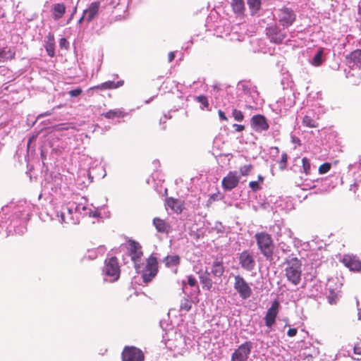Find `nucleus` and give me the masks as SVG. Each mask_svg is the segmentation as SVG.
<instances>
[{
  "label": "nucleus",
  "mask_w": 361,
  "mask_h": 361,
  "mask_svg": "<svg viewBox=\"0 0 361 361\" xmlns=\"http://www.w3.org/2000/svg\"><path fill=\"white\" fill-rule=\"evenodd\" d=\"M30 205L25 202L20 203L16 207L13 214L8 217V220L9 221V224L7 225L8 222L6 221L5 225H1V226L2 228L6 227L7 229L10 227V231H11V228H13L14 231L18 232L16 230V227L18 224L26 223L30 219Z\"/></svg>",
  "instance_id": "nucleus-1"
},
{
  "label": "nucleus",
  "mask_w": 361,
  "mask_h": 361,
  "mask_svg": "<svg viewBox=\"0 0 361 361\" xmlns=\"http://www.w3.org/2000/svg\"><path fill=\"white\" fill-rule=\"evenodd\" d=\"M302 168L300 172L304 173L301 176L300 180L297 181V184L302 188V190H307L315 188L316 183H319V179H310L307 178L313 171L316 170V166L311 164L310 160L307 157H303L301 160Z\"/></svg>",
  "instance_id": "nucleus-2"
},
{
  "label": "nucleus",
  "mask_w": 361,
  "mask_h": 361,
  "mask_svg": "<svg viewBox=\"0 0 361 361\" xmlns=\"http://www.w3.org/2000/svg\"><path fill=\"white\" fill-rule=\"evenodd\" d=\"M285 275L287 280L294 286H298L301 281L302 263L297 257L286 260Z\"/></svg>",
  "instance_id": "nucleus-3"
},
{
  "label": "nucleus",
  "mask_w": 361,
  "mask_h": 361,
  "mask_svg": "<svg viewBox=\"0 0 361 361\" xmlns=\"http://www.w3.org/2000/svg\"><path fill=\"white\" fill-rule=\"evenodd\" d=\"M255 238L257 247L263 256L267 260L271 259L274 246L271 235L266 232H260L255 235Z\"/></svg>",
  "instance_id": "nucleus-4"
},
{
  "label": "nucleus",
  "mask_w": 361,
  "mask_h": 361,
  "mask_svg": "<svg viewBox=\"0 0 361 361\" xmlns=\"http://www.w3.org/2000/svg\"><path fill=\"white\" fill-rule=\"evenodd\" d=\"M104 281L114 282L120 276V268L118 260L115 257H111L105 260V266L103 269Z\"/></svg>",
  "instance_id": "nucleus-5"
},
{
  "label": "nucleus",
  "mask_w": 361,
  "mask_h": 361,
  "mask_svg": "<svg viewBox=\"0 0 361 361\" xmlns=\"http://www.w3.org/2000/svg\"><path fill=\"white\" fill-rule=\"evenodd\" d=\"M276 17L279 24L287 28L292 25L296 19V14L292 9L283 7L276 11Z\"/></svg>",
  "instance_id": "nucleus-6"
},
{
  "label": "nucleus",
  "mask_w": 361,
  "mask_h": 361,
  "mask_svg": "<svg viewBox=\"0 0 361 361\" xmlns=\"http://www.w3.org/2000/svg\"><path fill=\"white\" fill-rule=\"evenodd\" d=\"M233 288L243 300L248 299L252 293L250 285L240 275L234 276Z\"/></svg>",
  "instance_id": "nucleus-7"
},
{
  "label": "nucleus",
  "mask_w": 361,
  "mask_h": 361,
  "mask_svg": "<svg viewBox=\"0 0 361 361\" xmlns=\"http://www.w3.org/2000/svg\"><path fill=\"white\" fill-rule=\"evenodd\" d=\"M71 205L72 207H70V209H67L68 211H70V209H73L74 211V217L72 216L71 219L74 222V224H79L80 218L86 215H89L90 216L93 217L99 216L98 212L97 211L92 212L90 209L87 208L86 206L81 203L76 204L75 202H71Z\"/></svg>",
  "instance_id": "nucleus-8"
},
{
  "label": "nucleus",
  "mask_w": 361,
  "mask_h": 361,
  "mask_svg": "<svg viewBox=\"0 0 361 361\" xmlns=\"http://www.w3.org/2000/svg\"><path fill=\"white\" fill-rule=\"evenodd\" d=\"M238 263L241 268L247 271H252L255 269L256 261L255 256L250 250H243L238 255Z\"/></svg>",
  "instance_id": "nucleus-9"
},
{
  "label": "nucleus",
  "mask_w": 361,
  "mask_h": 361,
  "mask_svg": "<svg viewBox=\"0 0 361 361\" xmlns=\"http://www.w3.org/2000/svg\"><path fill=\"white\" fill-rule=\"evenodd\" d=\"M157 261L154 257H150L147 260V264L142 270V277L145 283H148L156 276L157 273Z\"/></svg>",
  "instance_id": "nucleus-10"
},
{
  "label": "nucleus",
  "mask_w": 361,
  "mask_h": 361,
  "mask_svg": "<svg viewBox=\"0 0 361 361\" xmlns=\"http://www.w3.org/2000/svg\"><path fill=\"white\" fill-rule=\"evenodd\" d=\"M100 1H93L89 6L83 11L82 15L78 20V23L80 24L82 21L90 23L98 15L100 8Z\"/></svg>",
  "instance_id": "nucleus-11"
},
{
  "label": "nucleus",
  "mask_w": 361,
  "mask_h": 361,
  "mask_svg": "<svg viewBox=\"0 0 361 361\" xmlns=\"http://www.w3.org/2000/svg\"><path fill=\"white\" fill-rule=\"evenodd\" d=\"M252 344L250 341H246L241 344L231 355V361H246L251 353Z\"/></svg>",
  "instance_id": "nucleus-12"
},
{
  "label": "nucleus",
  "mask_w": 361,
  "mask_h": 361,
  "mask_svg": "<svg viewBox=\"0 0 361 361\" xmlns=\"http://www.w3.org/2000/svg\"><path fill=\"white\" fill-rule=\"evenodd\" d=\"M70 207H72L71 202L63 206L60 210H56L55 219L61 224L66 223L74 224V222L71 219L72 216L74 217V211L73 209H70V211H68L67 209H70ZM51 218L54 219V217L52 216Z\"/></svg>",
  "instance_id": "nucleus-13"
},
{
  "label": "nucleus",
  "mask_w": 361,
  "mask_h": 361,
  "mask_svg": "<svg viewBox=\"0 0 361 361\" xmlns=\"http://www.w3.org/2000/svg\"><path fill=\"white\" fill-rule=\"evenodd\" d=\"M123 361H144V354L141 350L133 346H126L122 352Z\"/></svg>",
  "instance_id": "nucleus-14"
},
{
  "label": "nucleus",
  "mask_w": 361,
  "mask_h": 361,
  "mask_svg": "<svg viewBox=\"0 0 361 361\" xmlns=\"http://www.w3.org/2000/svg\"><path fill=\"white\" fill-rule=\"evenodd\" d=\"M266 33L271 42L281 44L286 37V34L276 25H270L267 27Z\"/></svg>",
  "instance_id": "nucleus-15"
},
{
  "label": "nucleus",
  "mask_w": 361,
  "mask_h": 361,
  "mask_svg": "<svg viewBox=\"0 0 361 361\" xmlns=\"http://www.w3.org/2000/svg\"><path fill=\"white\" fill-rule=\"evenodd\" d=\"M240 179V176L237 171H229L221 181L222 187L225 190L230 191L238 185Z\"/></svg>",
  "instance_id": "nucleus-16"
},
{
  "label": "nucleus",
  "mask_w": 361,
  "mask_h": 361,
  "mask_svg": "<svg viewBox=\"0 0 361 361\" xmlns=\"http://www.w3.org/2000/svg\"><path fill=\"white\" fill-rule=\"evenodd\" d=\"M279 303L275 300L272 302L271 307L267 310L264 317L265 325L271 328L276 322V318L278 314Z\"/></svg>",
  "instance_id": "nucleus-17"
},
{
  "label": "nucleus",
  "mask_w": 361,
  "mask_h": 361,
  "mask_svg": "<svg viewBox=\"0 0 361 361\" xmlns=\"http://www.w3.org/2000/svg\"><path fill=\"white\" fill-rule=\"evenodd\" d=\"M346 65L351 69H359L361 65V49H356L345 56Z\"/></svg>",
  "instance_id": "nucleus-18"
},
{
  "label": "nucleus",
  "mask_w": 361,
  "mask_h": 361,
  "mask_svg": "<svg viewBox=\"0 0 361 361\" xmlns=\"http://www.w3.org/2000/svg\"><path fill=\"white\" fill-rule=\"evenodd\" d=\"M250 124L256 132L265 131L269 128V124L266 118L260 114L253 116L251 118Z\"/></svg>",
  "instance_id": "nucleus-19"
},
{
  "label": "nucleus",
  "mask_w": 361,
  "mask_h": 361,
  "mask_svg": "<svg viewBox=\"0 0 361 361\" xmlns=\"http://www.w3.org/2000/svg\"><path fill=\"white\" fill-rule=\"evenodd\" d=\"M130 255L131 257V259L134 262L135 264V268L137 270V271H140L139 269H140V266L138 264L140 262V259L142 255V252L141 250V247L140 245L135 241H133L130 243Z\"/></svg>",
  "instance_id": "nucleus-20"
},
{
  "label": "nucleus",
  "mask_w": 361,
  "mask_h": 361,
  "mask_svg": "<svg viewBox=\"0 0 361 361\" xmlns=\"http://www.w3.org/2000/svg\"><path fill=\"white\" fill-rule=\"evenodd\" d=\"M342 262L350 271H360L361 270V262L355 255H345L343 256Z\"/></svg>",
  "instance_id": "nucleus-21"
},
{
  "label": "nucleus",
  "mask_w": 361,
  "mask_h": 361,
  "mask_svg": "<svg viewBox=\"0 0 361 361\" xmlns=\"http://www.w3.org/2000/svg\"><path fill=\"white\" fill-rule=\"evenodd\" d=\"M16 49L13 47L0 46V63L11 61L15 58Z\"/></svg>",
  "instance_id": "nucleus-22"
},
{
  "label": "nucleus",
  "mask_w": 361,
  "mask_h": 361,
  "mask_svg": "<svg viewBox=\"0 0 361 361\" xmlns=\"http://www.w3.org/2000/svg\"><path fill=\"white\" fill-rule=\"evenodd\" d=\"M303 126L308 128H317L318 126L317 116L313 111H307L302 118Z\"/></svg>",
  "instance_id": "nucleus-23"
},
{
  "label": "nucleus",
  "mask_w": 361,
  "mask_h": 361,
  "mask_svg": "<svg viewBox=\"0 0 361 361\" xmlns=\"http://www.w3.org/2000/svg\"><path fill=\"white\" fill-rule=\"evenodd\" d=\"M124 82L123 80H119L116 82L112 80H108L104 82H102L98 85L94 86L91 87V90H111V89H116L118 87H121L123 85Z\"/></svg>",
  "instance_id": "nucleus-24"
},
{
  "label": "nucleus",
  "mask_w": 361,
  "mask_h": 361,
  "mask_svg": "<svg viewBox=\"0 0 361 361\" xmlns=\"http://www.w3.org/2000/svg\"><path fill=\"white\" fill-rule=\"evenodd\" d=\"M153 224L157 231L159 233H168L171 230L170 225L164 220L159 218H154L153 219Z\"/></svg>",
  "instance_id": "nucleus-25"
},
{
  "label": "nucleus",
  "mask_w": 361,
  "mask_h": 361,
  "mask_svg": "<svg viewBox=\"0 0 361 361\" xmlns=\"http://www.w3.org/2000/svg\"><path fill=\"white\" fill-rule=\"evenodd\" d=\"M224 273V267L223 262L216 259L214 261L210 274L214 277L220 278Z\"/></svg>",
  "instance_id": "nucleus-26"
},
{
  "label": "nucleus",
  "mask_w": 361,
  "mask_h": 361,
  "mask_svg": "<svg viewBox=\"0 0 361 361\" xmlns=\"http://www.w3.org/2000/svg\"><path fill=\"white\" fill-rule=\"evenodd\" d=\"M66 6L63 4H55L52 6L51 13L53 18L58 20L63 17L66 13Z\"/></svg>",
  "instance_id": "nucleus-27"
},
{
  "label": "nucleus",
  "mask_w": 361,
  "mask_h": 361,
  "mask_svg": "<svg viewBox=\"0 0 361 361\" xmlns=\"http://www.w3.org/2000/svg\"><path fill=\"white\" fill-rule=\"evenodd\" d=\"M324 49H319L313 57L309 60L310 64L315 67L321 66L324 61Z\"/></svg>",
  "instance_id": "nucleus-28"
},
{
  "label": "nucleus",
  "mask_w": 361,
  "mask_h": 361,
  "mask_svg": "<svg viewBox=\"0 0 361 361\" xmlns=\"http://www.w3.org/2000/svg\"><path fill=\"white\" fill-rule=\"evenodd\" d=\"M200 281L204 289L211 290L213 282L210 278V272L207 269L200 275Z\"/></svg>",
  "instance_id": "nucleus-29"
},
{
  "label": "nucleus",
  "mask_w": 361,
  "mask_h": 361,
  "mask_svg": "<svg viewBox=\"0 0 361 361\" xmlns=\"http://www.w3.org/2000/svg\"><path fill=\"white\" fill-rule=\"evenodd\" d=\"M126 115V114L121 109H112L104 114H102L105 118L108 119H113L115 118H123Z\"/></svg>",
  "instance_id": "nucleus-30"
},
{
  "label": "nucleus",
  "mask_w": 361,
  "mask_h": 361,
  "mask_svg": "<svg viewBox=\"0 0 361 361\" xmlns=\"http://www.w3.org/2000/svg\"><path fill=\"white\" fill-rule=\"evenodd\" d=\"M164 262L167 267L171 268L179 264L180 257L176 255H168L164 258Z\"/></svg>",
  "instance_id": "nucleus-31"
},
{
  "label": "nucleus",
  "mask_w": 361,
  "mask_h": 361,
  "mask_svg": "<svg viewBox=\"0 0 361 361\" xmlns=\"http://www.w3.org/2000/svg\"><path fill=\"white\" fill-rule=\"evenodd\" d=\"M284 227L281 223L276 222L270 228V231L275 235L277 241L282 239V233Z\"/></svg>",
  "instance_id": "nucleus-32"
},
{
  "label": "nucleus",
  "mask_w": 361,
  "mask_h": 361,
  "mask_svg": "<svg viewBox=\"0 0 361 361\" xmlns=\"http://www.w3.org/2000/svg\"><path fill=\"white\" fill-rule=\"evenodd\" d=\"M195 101L200 104V109L202 110L211 111L212 109L209 106L208 99L204 95L197 96L195 98Z\"/></svg>",
  "instance_id": "nucleus-33"
},
{
  "label": "nucleus",
  "mask_w": 361,
  "mask_h": 361,
  "mask_svg": "<svg viewBox=\"0 0 361 361\" xmlns=\"http://www.w3.org/2000/svg\"><path fill=\"white\" fill-rule=\"evenodd\" d=\"M166 205L176 213H180L182 211L179 202L173 198H168L166 200Z\"/></svg>",
  "instance_id": "nucleus-34"
},
{
  "label": "nucleus",
  "mask_w": 361,
  "mask_h": 361,
  "mask_svg": "<svg viewBox=\"0 0 361 361\" xmlns=\"http://www.w3.org/2000/svg\"><path fill=\"white\" fill-rule=\"evenodd\" d=\"M232 7L235 13H241L244 10L243 0H233Z\"/></svg>",
  "instance_id": "nucleus-35"
},
{
  "label": "nucleus",
  "mask_w": 361,
  "mask_h": 361,
  "mask_svg": "<svg viewBox=\"0 0 361 361\" xmlns=\"http://www.w3.org/2000/svg\"><path fill=\"white\" fill-rule=\"evenodd\" d=\"M250 8L253 13L258 11L261 7V0H247Z\"/></svg>",
  "instance_id": "nucleus-36"
},
{
  "label": "nucleus",
  "mask_w": 361,
  "mask_h": 361,
  "mask_svg": "<svg viewBox=\"0 0 361 361\" xmlns=\"http://www.w3.org/2000/svg\"><path fill=\"white\" fill-rule=\"evenodd\" d=\"M340 295L338 293L331 290L327 295L328 302L331 305H334L337 302Z\"/></svg>",
  "instance_id": "nucleus-37"
},
{
  "label": "nucleus",
  "mask_w": 361,
  "mask_h": 361,
  "mask_svg": "<svg viewBox=\"0 0 361 361\" xmlns=\"http://www.w3.org/2000/svg\"><path fill=\"white\" fill-rule=\"evenodd\" d=\"M354 355L353 359L360 360H361V340L356 343L353 348Z\"/></svg>",
  "instance_id": "nucleus-38"
},
{
  "label": "nucleus",
  "mask_w": 361,
  "mask_h": 361,
  "mask_svg": "<svg viewBox=\"0 0 361 361\" xmlns=\"http://www.w3.org/2000/svg\"><path fill=\"white\" fill-rule=\"evenodd\" d=\"M192 307V304L190 300H189L187 298H184L181 300L180 305V310L181 311L188 312Z\"/></svg>",
  "instance_id": "nucleus-39"
},
{
  "label": "nucleus",
  "mask_w": 361,
  "mask_h": 361,
  "mask_svg": "<svg viewBox=\"0 0 361 361\" xmlns=\"http://www.w3.org/2000/svg\"><path fill=\"white\" fill-rule=\"evenodd\" d=\"M278 247L283 253H288L291 251L290 247L287 245L283 239L278 241Z\"/></svg>",
  "instance_id": "nucleus-40"
},
{
  "label": "nucleus",
  "mask_w": 361,
  "mask_h": 361,
  "mask_svg": "<svg viewBox=\"0 0 361 361\" xmlns=\"http://www.w3.org/2000/svg\"><path fill=\"white\" fill-rule=\"evenodd\" d=\"M253 166L252 164H247L240 167L239 171L240 176H246L250 174L252 169Z\"/></svg>",
  "instance_id": "nucleus-41"
},
{
  "label": "nucleus",
  "mask_w": 361,
  "mask_h": 361,
  "mask_svg": "<svg viewBox=\"0 0 361 361\" xmlns=\"http://www.w3.org/2000/svg\"><path fill=\"white\" fill-rule=\"evenodd\" d=\"M293 236V231L287 227H284L282 233V239L284 240L286 238L290 239Z\"/></svg>",
  "instance_id": "nucleus-42"
},
{
  "label": "nucleus",
  "mask_w": 361,
  "mask_h": 361,
  "mask_svg": "<svg viewBox=\"0 0 361 361\" xmlns=\"http://www.w3.org/2000/svg\"><path fill=\"white\" fill-rule=\"evenodd\" d=\"M98 249H92V250H87V252L85 255V257L86 258H88L89 259H94L97 257V255H98Z\"/></svg>",
  "instance_id": "nucleus-43"
},
{
  "label": "nucleus",
  "mask_w": 361,
  "mask_h": 361,
  "mask_svg": "<svg viewBox=\"0 0 361 361\" xmlns=\"http://www.w3.org/2000/svg\"><path fill=\"white\" fill-rule=\"evenodd\" d=\"M331 169V164L329 163H324L323 164H322L319 167V173L320 174H324L326 173H327Z\"/></svg>",
  "instance_id": "nucleus-44"
},
{
  "label": "nucleus",
  "mask_w": 361,
  "mask_h": 361,
  "mask_svg": "<svg viewBox=\"0 0 361 361\" xmlns=\"http://www.w3.org/2000/svg\"><path fill=\"white\" fill-rule=\"evenodd\" d=\"M233 116L234 119L237 121H242L244 118L243 114L240 111L237 109H233Z\"/></svg>",
  "instance_id": "nucleus-45"
},
{
  "label": "nucleus",
  "mask_w": 361,
  "mask_h": 361,
  "mask_svg": "<svg viewBox=\"0 0 361 361\" xmlns=\"http://www.w3.org/2000/svg\"><path fill=\"white\" fill-rule=\"evenodd\" d=\"M46 51L49 56H53L54 55V46L52 43H49L46 45Z\"/></svg>",
  "instance_id": "nucleus-46"
},
{
  "label": "nucleus",
  "mask_w": 361,
  "mask_h": 361,
  "mask_svg": "<svg viewBox=\"0 0 361 361\" xmlns=\"http://www.w3.org/2000/svg\"><path fill=\"white\" fill-rule=\"evenodd\" d=\"M82 89L78 87V88L70 90L68 92V94L71 97H76L79 96L82 93Z\"/></svg>",
  "instance_id": "nucleus-47"
},
{
  "label": "nucleus",
  "mask_w": 361,
  "mask_h": 361,
  "mask_svg": "<svg viewBox=\"0 0 361 361\" xmlns=\"http://www.w3.org/2000/svg\"><path fill=\"white\" fill-rule=\"evenodd\" d=\"M249 186L253 192H256L261 188L258 181H250Z\"/></svg>",
  "instance_id": "nucleus-48"
},
{
  "label": "nucleus",
  "mask_w": 361,
  "mask_h": 361,
  "mask_svg": "<svg viewBox=\"0 0 361 361\" xmlns=\"http://www.w3.org/2000/svg\"><path fill=\"white\" fill-rule=\"evenodd\" d=\"M247 93L250 94V96L252 97V99H253V101L255 102H256L257 104L258 103L259 95H258V93L257 92V91H255V90L250 91L249 90Z\"/></svg>",
  "instance_id": "nucleus-49"
},
{
  "label": "nucleus",
  "mask_w": 361,
  "mask_h": 361,
  "mask_svg": "<svg viewBox=\"0 0 361 361\" xmlns=\"http://www.w3.org/2000/svg\"><path fill=\"white\" fill-rule=\"evenodd\" d=\"M288 157L287 154L283 153L281 155V161H280V167L281 169L285 168L286 162H287Z\"/></svg>",
  "instance_id": "nucleus-50"
},
{
  "label": "nucleus",
  "mask_w": 361,
  "mask_h": 361,
  "mask_svg": "<svg viewBox=\"0 0 361 361\" xmlns=\"http://www.w3.org/2000/svg\"><path fill=\"white\" fill-rule=\"evenodd\" d=\"M188 284L192 287L197 285V281L192 276H188Z\"/></svg>",
  "instance_id": "nucleus-51"
},
{
  "label": "nucleus",
  "mask_w": 361,
  "mask_h": 361,
  "mask_svg": "<svg viewBox=\"0 0 361 361\" xmlns=\"http://www.w3.org/2000/svg\"><path fill=\"white\" fill-rule=\"evenodd\" d=\"M233 127L235 129V130L237 131V132H241V131H243L245 129V126H244L239 125V124H233Z\"/></svg>",
  "instance_id": "nucleus-52"
},
{
  "label": "nucleus",
  "mask_w": 361,
  "mask_h": 361,
  "mask_svg": "<svg viewBox=\"0 0 361 361\" xmlns=\"http://www.w3.org/2000/svg\"><path fill=\"white\" fill-rule=\"evenodd\" d=\"M293 240V244L295 247H298L301 245V241L297 238H291Z\"/></svg>",
  "instance_id": "nucleus-53"
},
{
  "label": "nucleus",
  "mask_w": 361,
  "mask_h": 361,
  "mask_svg": "<svg viewBox=\"0 0 361 361\" xmlns=\"http://www.w3.org/2000/svg\"><path fill=\"white\" fill-rule=\"evenodd\" d=\"M297 334V329H290L288 332H287V335L290 337H293L296 335Z\"/></svg>",
  "instance_id": "nucleus-54"
},
{
  "label": "nucleus",
  "mask_w": 361,
  "mask_h": 361,
  "mask_svg": "<svg viewBox=\"0 0 361 361\" xmlns=\"http://www.w3.org/2000/svg\"><path fill=\"white\" fill-rule=\"evenodd\" d=\"M219 118L222 121H227V118L224 114V112L221 110H219L218 111Z\"/></svg>",
  "instance_id": "nucleus-55"
},
{
  "label": "nucleus",
  "mask_w": 361,
  "mask_h": 361,
  "mask_svg": "<svg viewBox=\"0 0 361 361\" xmlns=\"http://www.w3.org/2000/svg\"><path fill=\"white\" fill-rule=\"evenodd\" d=\"M76 11H77V6H75V7H74V8H73V11L72 13L71 14L70 18H68V20H67L66 24H69V23H70V22L72 20V19H73V18L74 15L75 14Z\"/></svg>",
  "instance_id": "nucleus-56"
},
{
  "label": "nucleus",
  "mask_w": 361,
  "mask_h": 361,
  "mask_svg": "<svg viewBox=\"0 0 361 361\" xmlns=\"http://www.w3.org/2000/svg\"><path fill=\"white\" fill-rule=\"evenodd\" d=\"M175 58V54L173 51L169 52L168 56L169 62H171Z\"/></svg>",
  "instance_id": "nucleus-57"
},
{
  "label": "nucleus",
  "mask_w": 361,
  "mask_h": 361,
  "mask_svg": "<svg viewBox=\"0 0 361 361\" xmlns=\"http://www.w3.org/2000/svg\"><path fill=\"white\" fill-rule=\"evenodd\" d=\"M67 43H68V42L65 38H61L60 39L59 44L61 47H63Z\"/></svg>",
  "instance_id": "nucleus-58"
},
{
  "label": "nucleus",
  "mask_w": 361,
  "mask_h": 361,
  "mask_svg": "<svg viewBox=\"0 0 361 361\" xmlns=\"http://www.w3.org/2000/svg\"><path fill=\"white\" fill-rule=\"evenodd\" d=\"M356 189H357L356 183H354V184L350 185V190L353 191V192H356Z\"/></svg>",
  "instance_id": "nucleus-59"
},
{
  "label": "nucleus",
  "mask_w": 361,
  "mask_h": 361,
  "mask_svg": "<svg viewBox=\"0 0 361 361\" xmlns=\"http://www.w3.org/2000/svg\"><path fill=\"white\" fill-rule=\"evenodd\" d=\"M169 118H170V117H169ZM166 119H168V117L166 115H164V119L161 118L160 123L161 124L162 123H165Z\"/></svg>",
  "instance_id": "nucleus-60"
},
{
  "label": "nucleus",
  "mask_w": 361,
  "mask_h": 361,
  "mask_svg": "<svg viewBox=\"0 0 361 361\" xmlns=\"http://www.w3.org/2000/svg\"><path fill=\"white\" fill-rule=\"evenodd\" d=\"M263 180H264V177L262 176H261V175H259L258 176V182L259 183V182H263Z\"/></svg>",
  "instance_id": "nucleus-61"
},
{
  "label": "nucleus",
  "mask_w": 361,
  "mask_h": 361,
  "mask_svg": "<svg viewBox=\"0 0 361 361\" xmlns=\"http://www.w3.org/2000/svg\"><path fill=\"white\" fill-rule=\"evenodd\" d=\"M358 13L361 16V1L360 2L358 5Z\"/></svg>",
  "instance_id": "nucleus-62"
},
{
  "label": "nucleus",
  "mask_w": 361,
  "mask_h": 361,
  "mask_svg": "<svg viewBox=\"0 0 361 361\" xmlns=\"http://www.w3.org/2000/svg\"><path fill=\"white\" fill-rule=\"evenodd\" d=\"M51 114V111H47L43 114H41L40 116H49Z\"/></svg>",
  "instance_id": "nucleus-63"
},
{
  "label": "nucleus",
  "mask_w": 361,
  "mask_h": 361,
  "mask_svg": "<svg viewBox=\"0 0 361 361\" xmlns=\"http://www.w3.org/2000/svg\"><path fill=\"white\" fill-rule=\"evenodd\" d=\"M358 319L361 321V309L358 308Z\"/></svg>",
  "instance_id": "nucleus-64"
}]
</instances>
